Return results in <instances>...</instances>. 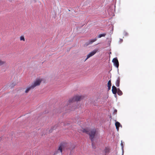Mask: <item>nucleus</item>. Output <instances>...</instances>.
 <instances>
[{
  "mask_svg": "<svg viewBox=\"0 0 155 155\" xmlns=\"http://www.w3.org/2000/svg\"><path fill=\"white\" fill-rule=\"evenodd\" d=\"M81 131L83 132L89 134L90 138L92 141L94 140V136L97 134L96 129L95 128L93 129H83Z\"/></svg>",
  "mask_w": 155,
  "mask_h": 155,
  "instance_id": "1",
  "label": "nucleus"
},
{
  "mask_svg": "<svg viewBox=\"0 0 155 155\" xmlns=\"http://www.w3.org/2000/svg\"><path fill=\"white\" fill-rule=\"evenodd\" d=\"M83 99L82 96L79 95H75L72 98L70 99L69 100V102H72L75 101H78Z\"/></svg>",
  "mask_w": 155,
  "mask_h": 155,
  "instance_id": "2",
  "label": "nucleus"
},
{
  "mask_svg": "<svg viewBox=\"0 0 155 155\" xmlns=\"http://www.w3.org/2000/svg\"><path fill=\"white\" fill-rule=\"evenodd\" d=\"M42 81L41 78H37L32 83L31 85L34 88L36 86L39 85Z\"/></svg>",
  "mask_w": 155,
  "mask_h": 155,
  "instance_id": "3",
  "label": "nucleus"
},
{
  "mask_svg": "<svg viewBox=\"0 0 155 155\" xmlns=\"http://www.w3.org/2000/svg\"><path fill=\"white\" fill-rule=\"evenodd\" d=\"M97 49H96L90 52L87 55V58L85 60V61H86L89 58L94 55L97 52Z\"/></svg>",
  "mask_w": 155,
  "mask_h": 155,
  "instance_id": "4",
  "label": "nucleus"
},
{
  "mask_svg": "<svg viewBox=\"0 0 155 155\" xmlns=\"http://www.w3.org/2000/svg\"><path fill=\"white\" fill-rule=\"evenodd\" d=\"M66 147V145L65 144H61L58 148V150L60 151L61 153L62 151L65 149Z\"/></svg>",
  "mask_w": 155,
  "mask_h": 155,
  "instance_id": "5",
  "label": "nucleus"
},
{
  "mask_svg": "<svg viewBox=\"0 0 155 155\" xmlns=\"http://www.w3.org/2000/svg\"><path fill=\"white\" fill-rule=\"evenodd\" d=\"M112 62L114 63V65L117 68L119 67V62L117 58H114L112 60Z\"/></svg>",
  "mask_w": 155,
  "mask_h": 155,
  "instance_id": "6",
  "label": "nucleus"
},
{
  "mask_svg": "<svg viewBox=\"0 0 155 155\" xmlns=\"http://www.w3.org/2000/svg\"><path fill=\"white\" fill-rule=\"evenodd\" d=\"M97 40V38H95L93 39H92L90 40L89 41L87 42L86 43V45L87 46L91 44L93 42L96 41Z\"/></svg>",
  "mask_w": 155,
  "mask_h": 155,
  "instance_id": "7",
  "label": "nucleus"
},
{
  "mask_svg": "<svg viewBox=\"0 0 155 155\" xmlns=\"http://www.w3.org/2000/svg\"><path fill=\"white\" fill-rule=\"evenodd\" d=\"M33 87L31 85L25 88V93H27L31 89H33Z\"/></svg>",
  "mask_w": 155,
  "mask_h": 155,
  "instance_id": "8",
  "label": "nucleus"
},
{
  "mask_svg": "<svg viewBox=\"0 0 155 155\" xmlns=\"http://www.w3.org/2000/svg\"><path fill=\"white\" fill-rule=\"evenodd\" d=\"M115 125L116 127L117 130V131H119V127H122L121 124H120L119 122L117 121L115 123Z\"/></svg>",
  "mask_w": 155,
  "mask_h": 155,
  "instance_id": "9",
  "label": "nucleus"
},
{
  "mask_svg": "<svg viewBox=\"0 0 155 155\" xmlns=\"http://www.w3.org/2000/svg\"><path fill=\"white\" fill-rule=\"evenodd\" d=\"M112 93L114 94H116L117 92V88L114 86H113L112 87Z\"/></svg>",
  "mask_w": 155,
  "mask_h": 155,
  "instance_id": "10",
  "label": "nucleus"
},
{
  "mask_svg": "<svg viewBox=\"0 0 155 155\" xmlns=\"http://www.w3.org/2000/svg\"><path fill=\"white\" fill-rule=\"evenodd\" d=\"M120 78L119 77L118 78L117 81H116L115 85L116 86L119 87L120 85Z\"/></svg>",
  "mask_w": 155,
  "mask_h": 155,
  "instance_id": "11",
  "label": "nucleus"
},
{
  "mask_svg": "<svg viewBox=\"0 0 155 155\" xmlns=\"http://www.w3.org/2000/svg\"><path fill=\"white\" fill-rule=\"evenodd\" d=\"M111 81L109 80L107 83V86L108 87V90H110L111 86Z\"/></svg>",
  "mask_w": 155,
  "mask_h": 155,
  "instance_id": "12",
  "label": "nucleus"
},
{
  "mask_svg": "<svg viewBox=\"0 0 155 155\" xmlns=\"http://www.w3.org/2000/svg\"><path fill=\"white\" fill-rule=\"evenodd\" d=\"M117 93L119 95H121L122 94V92L118 88L117 90Z\"/></svg>",
  "mask_w": 155,
  "mask_h": 155,
  "instance_id": "13",
  "label": "nucleus"
},
{
  "mask_svg": "<svg viewBox=\"0 0 155 155\" xmlns=\"http://www.w3.org/2000/svg\"><path fill=\"white\" fill-rule=\"evenodd\" d=\"M6 62L5 61L0 60V66L5 64Z\"/></svg>",
  "mask_w": 155,
  "mask_h": 155,
  "instance_id": "14",
  "label": "nucleus"
},
{
  "mask_svg": "<svg viewBox=\"0 0 155 155\" xmlns=\"http://www.w3.org/2000/svg\"><path fill=\"white\" fill-rule=\"evenodd\" d=\"M105 34H102L99 35L98 36V38H101L102 37H104L105 36Z\"/></svg>",
  "mask_w": 155,
  "mask_h": 155,
  "instance_id": "15",
  "label": "nucleus"
},
{
  "mask_svg": "<svg viewBox=\"0 0 155 155\" xmlns=\"http://www.w3.org/2000/svg\"><path fill=\"white\" fill-rule=\"evenodd\" d=\"M20 40L21 41H25V39L24 38V36H21L20 37Z\"/></svg>",
  "mask_w": 155,
  "mask_h": 155,
  "instance_id": "16",
  "label": "nucleus"
},
{
  "mask_svg": "<svg viewBox=\"0 0 155 155\" xmlns=\"http://www.w3.org/2000/svg\"><path fill=\"white\" fill-rule=\"evenodd\" d=\"M123 41V39H120V43H121V42H122Z\"/></svg>",
  "mask_w": 155,
  "mask_h": 155,
  "instance_id": "17",
  "label": "nucleus"
},
{
  "mask_svg": "<svg viewBox=\"0 0 155 155\" xmlns=\"http://www.w3.org/2000/svg\"><path fill=\"white\" fill-rule=\"evenodd\" d=\"M117 110H115L114 111V113H116L117 112Z\"/></svg>",
  "mask_w": 155,
  "mask_h": 155,
  "instance_id": "18",
  "label": "nucleus"
},
{
  "mask_svg": "<svg viewBox=\"0 0 155 155\" xmlns=\"http://www.w3.org/2000/svg\"><path fill=\"white\" fill-rule=\"evenodd\" d=\"M121 145H122V148L123 149V146H122V142L121 143Z\"/></svg>",
  "mask_w": 155,
  "mask_h": 155,
  "instance_id": "19",
  "label": "nucleus"
},
{
  "mask_svg": "<svg viewBox=\"0 0 155 155\" xmlns=\"http://www.w3.org/2000/svg\"><path fill=\"white\" fill-rule=\"evenodd\" d=\"M108 149H107V151L106 152H108Z\"/></svg>",
  "mask_w": 155,
  "mask_h": 155,
  "instance_id": "20",
  "label": "nucleus"
}]
</instances>
